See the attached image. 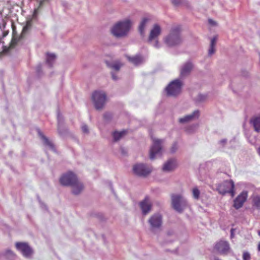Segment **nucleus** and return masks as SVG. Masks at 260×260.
Masks as SVG:
<instances>
[{"label":"nucleus","mask_w":260,"mask_h":260,"mask_svg":"<svg viewBox=\"0 0 260 260\" xmlns=\"http://www.w3.org/2000/svg\"><path fill=\"white\" fill-rule=\"evenodd\" d=\"M181 31L180 25H176L172 26L169 33L163 38L164 43L169 48L180 46L183 42Z\"/></svg>","instance_id":"1"},{"label":"nucleus","mask_w":260,"mask_h":260,"mask_svg":"<svg viewBox=\"0 0 260 260\" xmlns=\"http://www.w3.org/2000/svg\"><path fill=\"white\" fill-rule=\"evenodd\" d=\"M131 25L132 22L129 19L118 22L113 26L111 32L117 38L124 37L127 35Z\"/></svg>","instance_id":"2"},{"label":"nucleus","mask_w":260,"mask_h":260,"mask_svg":"<svg viewBox=\"0 0 260 260\" xmlns=\"http://www.w3.org/2000/svg\"><path fill=\"white\" fill-rule=\"evenodd\" d=\"M171 202L173 209L178 212H182L187 206L186 199L181 194H172Z\"/></svg>","instance_id":"3"},{"label":"nucleus","mask_w":260,"mask_h":260,"mask_svg":"<svg viewBox=\"0 0 260 260\" xmlns=\"http://www.w3.org/2000/svg\"><path fill=\"white\" fill-rule=\"evenodd\" d=\"M107 95L105 92L95 91L92 95V100L95 108L98 110H102L106 103Z\"/></svg>","instance_id":"4"},{"label":"nucleus","mask_w":260,"mask_h":260,"mask_svg":"<svg viewBox=\"0 0 260 260\" xmlns=\"http://www.w3.org/2000/svg\"><path fill=\"white\" fill-rule=\"evenodd\" d=\"M182 82L179 79H175L170 82L166 87L165 90L168 96H176L181 91Z\"/></svg>","instance_id":"5"},{"label":"nucleus","mask_w":260,"mask_h":260,"mask_svg":"<svg viewBox=\"0 0 260 260\" xmlns=\"http://www.w3.org/2000/svg\"><path fill=\"white\" fill-rule=\"evenodd\" d=\"M153 144L149 151V157L151 160L154 159L157 156L160 155L162 152V144L163 139L152 138Z\"/></svg>","instance_id":"6"},{"label":"nucleus","mask_w":260,"mask_h":260,"mask_svg":"<svg viewBox=\"0 0 260 260\" xmlns=\"http://www.w3.org/2000/svg\"><path fill=\"white\" fill-rule=\"evenodd\" d=\"M234 182L233 180H226L217 186V190L219 193L225 194L230 193L232 197H234Z\"/></svg>","instance_id":"7"},{"label":"nucleus","mask_w":260,"mask_h":260,"mask_svg":"<svg viewBox=\"0 0 260 260\" xmlns=\"http://www.w3.org/2000/svg\"><path fill=\"white\" fill-rule=\"evenodd\" d=\"M134 173L139 176L146 177L149 175L151 171V168L144 164H137L133 166Z\"/></svg>","instance_id":"8"},{"label":"nucleus","mask_w":260,"mask_h":260,"mask_svg":"<svg viewBox=\"0 0 260 260\" xmlns=\"http://www.w3.org/2000/svg\"><path fill=\"white\" fill-rule=\"evenodd\" d=\"M148 223L150 225V229L154 232L159 230L162 223V216L160 213H155L150 216L148 220Z\"/></svg>","instance_id":"9"},{"label":"nucleus","mask_w":260,"mask_h":260,"mask_svg":"<svg viewBox=\"0 0 260 260\" xmlns=\"http://www.w3.org/2000/svg\"><path fill=\"white\" fill-rule=\"evenodd\" d=\"M16 247L26 258H30L33 254L32 249L27 243L17 242L16 243Z\"/></svg>","instance_id":"10"},{"label":"nucleus","mask_w":260,"mask_h":260,"mask_svg":"<svg viewBox=\"0 0 260 260\" xmlns=\"http://www.w3.org/2000/svg\"><path fill=\"white\" fill-rule=\"evenodd\" d=\"M78 179L76 175L72 172L63 174L60 178L61 184L64 186H70Z\"/></svg>","instance_id":"11"},{"label":"nucleus","mask_w":260,"mask_h":260,"mask_svg":"<svg viewBox=\"0 0 260 260\" xmlns=\"http://www.w3.org/2000/svg\"><path fill=\"white\" fill-rule=\"evenodd\" d=\"M140 207L142 214L144 215L148 214L152 209V204L148 196L145 197L144 199L139 203Z\"/></svg>","instance_id":"12"},{"label":"nucleus","mask_w":260,"mask_h":260,"mask_svg":"<svg viewBox=\"0 0 260 260\" xmlns=\"http://www.w3.org/2000/svg\"><path fill=\"white\" fill-rule=\"evenodd\" d=\"M177 166V160L175 158H170L164 162L162 167V171L166 173L171 172L175 170Z\"/></svg>","instance_id":"13"},{"label":"nucleus","mask_w":260,"mask_h":260,"mask_svg":"<svg viewBox=\"0 0 260 260\" xmlns=\"http://www.w3.org/2000/svg\"><path fill=\"white\" fill-rule=\"evenodd\" d=\"M193 68V64L189 60L184 63L181 67L180 71V76L181 78H184L188 76Z\"/></svg>","instance_id":"14"},{"label":"nucleus","mask_w":260,"mask_h":260,"mask_svg":"<svg viewBox=\"0 0 260 260\" xmlns=\"http://www.w3.org/2000/svg\"><path fill=\"white\" fill-rule=\"evenodd\" d=\"M161 28L158 24H154L152 28L150 31L148 38V43H152L154 39H158L159 36L161 34Z\"/></svg>","instance_id":"15"},{"label":"nucleus","mask_w":260,"mask_h":260,"mask_svg":"<svg viewBox=\"0 0 260 260\" xmlns=\"http://www.w3.org/2000/svg\"><path fill=\"white\" fill-rule=\"evenodd\" d=\"M200 115V112L199 110L194 111L192 113L180 118L178 121L180 123H186L192 120L198 119Z\"/></svg>","instance_id":"16"},{"label":"nucleus","mask_w":260,"mask_h":260,"mask_svg":"<svg viewBox=\"0 0 260 260\" xmlns=\"http://www.w3.org/2000/svg\"><path fill=\"white\" fill-rule=\"evenodd\" d=\"M247 198V192L243 191L234 200V207L238 209L242 207Z\"/></svg>","instance_id":"17"},{"label":"nucleus","mask_w":260,"mask_h":260,"mask_svg":"<svg viewBox=\"0 0 260 260\" xmlns=\"http://www.w3.org/2000/svg\"><path fill=\"white\" fill-rule=\"evenodd\" d=\"M215 248L221 254H226L230 249V246L227 242L220 241L217 243Z\"/></svg>","instance_id":"18"},{"label":"nucleus","mask_w":260,"mask_h":260,"mask_svg":"<svg viewBox=\"0 0 260 260\" xmlns=\"http://www.w3.org/2000/svg\"><path fill=\"white\" fill-rule=\"evenodd\" d=\"M70 186L72 188V192L75 195L80 194L84 188L82 183L78 179L72 183Z\"/></svg>","instance_id":"19"},{"label":"nucleus","mask_w":260,"mask_h":260,"mask_svg":"<svg viewBox=\"0 0 260 260\" xmlns=\"http://www.w3.org/2000/svg\"><path fill=\"white\" fill-rule=\"evenodd\" d=\"M126 57L130 62H131L132 63L134 64L135 66L140 65L143 63L145 61L144 57L139 54L136 55L135 56L133 57H131L128 55H126Z\"/></svg>","instance_id":"20"},{"label":"nucleus","mask_w":260,"mask_h":260,"mask_svg":"<svg viewBox=\"0 0 260 260\" xmlns=\"http://www.w3.org/2000/svg\"><path fill=\"white\" fill-rule=\"evenodd\" d=\"M58 127L57 131L61 136H64L68 132V129L63 126V119L58 113L57 115Z\"/></svg>","instance_id":"21"},{"label":"nucleus","mask_w":260,"mask_h":260,"mask_svg":"<svg viewBox=\"0 0 260 260\" xmlns=\"http://www.w3.org/2000/svg\"><path fill=\"white\" fill-rule=\"evenodd\" d=\"M150 21V19L149 18L145 17L142 19L139 25V31L141 36L144 37L145 34V29Z\"/></svg>","instance_id":"22"},{"label":"nucleus","mask_w":260,"mask_h":260,"mask_svg":"<svg viewBox=\"0 0 260 260\" xmlns=\"http://www.w3.org/2000/svg\"><path fill=\"white\" fill-rule=\"evenodd\" d=\"M38 134L43 141V143L45 145L49 147L51 150L55 151V148L53 144L50 142L48 139L45 137L42 133L39 130Z\"/></svg>","instance_id":"23"},{"label":"nucleus","mask_w":260,"mask_h":260,"mask_svg":"<svg viewBox=\"0 0 260 260\" xmlns=\"http://www.w3.org/2000/svg\"><path fill=\"white\" fill-rule=\"evenodd\" d=\"M56 55L54 53H47L46 54V62L49 67L51 68L54 64L55 59Z\"/></svg>","instance_id":"24"},{"label":"nucleus","mask_w":260,"mask_h":260,"mask_svg":"<svg viewBox=\"0 0 260 260\" xmlns=\"http://www.w3.org/2000/svg\"><path fill=\"white\" fill-rule=\"evenodd\" d=\"M126 133V131H122L121 132L115 131L112 133V136L114 142H117L119 141Z\"/></svg>","instance_id":"25"},{"label":"nucleus","mask_w":260,"mask_h":260,"mask_svg":"<svg viewBox=\"0 0 260 260\" xmlns=\"http://www.w3.org/2000/svg\"><path fill=\"white\" fill-rule=\"evenodd\" d=\"M255 131L257 132L260 131V116L253 118L251 120Z\"/></svg>","instance_id":"26"},{"label":"nucleus","mask_w":260,"mask_h":260,"mask_svg":"<svg viewBox=\"0 0 260 260\" xmlns=\"http://www.w3.org/2000/svg\"><path fill=\"white\" fill-rule=\"evenodd\" d=\"M106 63L109 67L116 71H118L120 68L122 66V64L119 61H114L111 63L107 61Z\"/></svg>","instance_id":"27"},{"label":"nucleus","mask_w":260,"mask_h":260,"mask_svg":"<svg viewBox=\"0 0 260 260\" xmlns=\"http://www.w3.org/2000/svg\"><path fill=\"white\" fill-rule=\"evenodd\" d=\"M252 204L253 207L256 209H260V196L256 195L254 196L252 199Z\"/></svg>","instance_id":"28"},{"label":"nucleus","mask_w":260,"mask_h":260,"mask_svg":"<svg viewBox=\"0 0 260 260\" xmlns=\"http://www.w3.org/2000/svg\"><path fill=\"white\" fill-rule=\"evenodd\" d=\"M207 99V95L201 93L198 94L194 99L196 103H202L205 102Z\"/></svg>","instance_id":"29"},{"label":"nucleus","mask_w":260,"mask_h":260,"mask_svg":"<svg viewBox=\"0 0 260 260\" xmlns=\"http://www.w3.org/2000/svg\"><path fill=\"white\" fill-rule=\"evenodd\" d=\"M5 256L6 258L9 260H13L15 258V254L14 253V252L10 250H7L5 252Z\"/></svg>","instance_id":"30"},{"label":"nucleus","mask_w":260,"mask_h":260,"mask_svg":"<svg viewBox=\"0 0 260 260\" xmlns=\"http://www.w3.org/2000/svg\"><path fill=\"white\" fill-rule=\"evenodd\" d=\"M31 22L30 21H27L26 25L23 27L22 35H24L31 28Z\"/></svg>","instance_id":"31"},{"label":"nucleus","mask_w":260,"mask_h":260,"mask_svg":"<svg viewBox=\"0 0 260 260\" xmlns=\"http://www.w3.org/2000/svg\"><path fill=\"white\" fill-rule=\"evenodd\" d=\"M192 195L194 199L198 200L200 197V191L197 187H194L192 189Z\"/></svg>","instance_id":"32"},{"label":"nucleus","mask_w":260,"mask_h":260,"mask_svg":"<svg viewBox=\"0 0 260 260\" xmlns=\"http://www.w3.org/2000/svg\"><path fill=\"white\" fill-rule=\"evenodd\" d=\"M155 48L158 49L161 47V44L158 41V39H154L152 43H148Z\"/></svg>","instance_id":"33"},{"label":"nucleus","mask_w":260,"mask_h":260,"mask_svg":"<svg viewBox=\"0 0 260 260\" xmlns=\"http://www.w3.org/2000/svg\"><path fill=\"white\" fill-rule=\"evenodd\" d=\"M178 149V145L176 142H175L172 145L170 149V151L172 153H175Z\"/></svg>","instance_id":"34"},{"label":"nucleus","mask_w":260,"mask_h":260,"mask_svg":"<svg viewBox=\"0 0 260 260\" xmlns=\"http://www.w3.org/2000/svg\"><path fill=\"white\" fill-rule=\"evenodd\" d=\"M242 257L243 260H250L251 259L249 253L246 251L243 252Z\"/></svg>","instance_id":"35"},{"label":"nucleus","mask_w":260,"mask_h":260,"mask_svg":"<svg viewBox=\"0 0 260 260\" xmlns=\"http://www.w3.org/2000/svg\"><path fill=\"white\" fill-rule=\"evenodd\" d=\"M217 39V36L214 37L211 40L210 46H212V47H215Z\"/></svg>","instance_id":"36"},{"label":"nucleus","mask_w":260,"mask_h":260,"mask_svg":"<svg viewBox=\"0 0 260 260\" xmlns=\"http://www.w3.org/2000/svg\"><path fill=\"white\" fill-rule=\"evenodd\" d=\"M215 52V47L210 46V48L208 50V55L209 56L212 55Z\"/></svg>","instance_id":"37"},{"label":"nucleus","mask_w":260,"mask_h":260,"mask_svg":"<svg viewBox=\"0 0 260 260\" xmlns=\"http://www.w3.org/2000/svg\"><path fill=\"white\" fill-rule=\"evenodd\" d=\"M82 131L84 133L88 134L89 133V129H88V126L87 125H86V124H83L82 126Z\"/></svg>","instance_id":"38"},{"label":"nucleus","mask_w":260,"mask_h":260,"mask_svg":"<svg viewBox=\"0 0 260 260\" xmlns=\"http://www.w3.org/2000/svg\"><path fill=\"white\" fill-rule=\"evenodd\" d=\"M182 0H172V3L175 5L178 6L182 3Z\"/></svg>","instance_id":"39"},{"label":"nucleus","mask_w":260,"mask_h":260,"mask_svg":"<svg viewBox=\"0 0 260 260\" xmlns=\"http://www.w3.org/2000/svg\"><path fill=\"white\" fill-rule=\"evenodd\" d=\"M208 22L210 25H213V26H215L217 24L216 22H215V21H214L213 20H212L211 19H209L208 20Z\"/></svg>","instance_id":"40"},{"label":"nucleus","mask_w":260,"mask_h":260,"mask_svg":"<svg viewBox=\"0 0 260 260\" xmlns=\"http://www.w3.org/2000/svg\"><path fill=\"white\" fill-rule=\"evenodd\" d=\"M42 70V65L41 64H38L36 68V71L37 73L39 74L40 72H41Z\"/></svg>","instance_id":"41"},{"label":"nucleus","mask_w":260,"mask_h":260,"mask_svg":"<svg viewBox=\"0 0 260 260\" xmlns=\"http://www.w3.org/2000/svg\"><path fill=\"white\" fill-rule=\"evenodd\" d=\"M226 139H223V140H220L219 143V144L223 147L225 145V144H226Z\"/></svg>","instance_id":"42"},{"label":"nucleus","mask_w":260,"mask_h":260,"mask_svg":"<svg viewBox=\"0 0 260 260\" xmlns=\"http://www.w3.org/2000/svg\"><path fill=\"white\" fill-rule=\"evenodd\" d=\"M104 117L105 119H109L111 118V115L110 113H105L104 115Z\"/></svg>","instance_id":"43"},{"label":"nucleus","mask_w":260,"mask_h":260,"mask_svg":"<svg viewBox=\"0 0 260 260\" xmlns=\"http://www.w3.org/2000/svg\"><path fill=\"white\" fill-rule=\"evenodd\" d=\"M111 75H112L113 80H114L115 81H116L118 80V77L113 72L111 73Z\"/></svg>","instance_id":"44"},{"label":"nucleus","mask_w":260,"mask_h":260,"mask_svg":"<svg viewBox=\"0 0 260 260\" xmlns=\"http://www.w3.org/2000/svg\"><path fill=\"white\" fill-rule=\"evenodd\" d=\"M257 152H258L259 155L260 156V146L257 149Z\"/></svg>","instance_id":"45"},{"label":"nucleus","mask_w":260,"mask_h":260,"mask_svg":"<svg viewBox=\"0 0 260 260\" xmlns=\"http://www.w3.org/2000/svg\"><path fill=\"white\" fill-rule=\"evenodd\" d=\"M258 251H260V243H259V244L258 245Z\"/></svg>","instance_id":"46"},{"label":"nucleus","mask_w":260,"mask_h":260,"mask_svg":"<svg viewBox=\"0 0 260 260\" xmlns=\"http://www.w3.org/2000/svg\"><path fill=\"white\" fill-rule=\"evenodd\" d=\"M233 229L231 230V236H232L233 235Z\"/></svg>","instance_id":"47"},{"label":"nucleus","mask_w":260,"mask_h":260,"mask_svg":"<svg viewBox=\"0 0 260 260\" xmlns=\"http://www.w3.org/2000/svg\"><path fill=\"white\" fill-rule=\"evenodd\" d=\"M14 43V41L13 40V41H12L11 45H13V44Z\"/></svg>","instance_id":"48"},{"label":"nucleus","mask_w":260,"mask_h":260,"mask_svg":"<svg viewBox=\"0 0 260 260\" xmlns=\"http://www.w3.org/2000/svg\"><path fill=\"white\" fill-rule=\"evenodd\" d=\"M187 131H188V132H189V133H190V132H191V131H190L189 129H187Z\"/></svg>","instance_id":"49"},{"label":"nucleus","mask_w":260,"mask_h":260,"mask_svg":"<svg viewBox=\"0 0 260 260\" xmlns=\"http://www.w3.org/2000/svg\"><path fill=\"white\" fill-rule=\"evenodd\" d=\"M121 152H122V153H124V151H123V149H121Z\"/></svg>","instance_id":"50"},{"label":"nucleus","mask_w":260,"mask_h":260,"mask_svg":"<svg viewBox=\"0 0 260 260\" xmlns=\"http://www.w3.org/2000/svg\"><path fill=\"white\" fill-rule=\"evenodd\" d=\"M258 235L260 236V231H258Z\"/></svg>","instance_id":"51"}]
</instances>
